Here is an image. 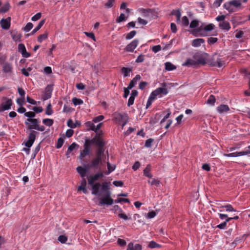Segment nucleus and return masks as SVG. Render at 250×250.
I'll list each match as a JSON object with an SVG mask.
<instances>
[{"mask_svg": "<svg viewBox=\"0 0 250 250\" xmlns=\"http://www.w3.org/2000/svg\"><path fill=\"white\" fill-rule=\"evenodd\" d=\"M2 68L4 73L10 74L12 73V66L11 64L5 62L3 64Z\"/></svg>", "mask_w": 250, "mask_h": 250, "instance_id": "obj_20", "label": "nucleus"}, {"mask_svg": "<svg viewBox=\"0 0 250 250\" xmlns=\"http://www.w3.org/2000/svg\"><path fill=\"white\" fill-rule=\"evenodd\" d=\"M79 146L75 143H72L68 148L69 152H71L76 147H78Z\"/></svg>", "mask_w": 250, "mask_h": 250, "instance_id": "obj_56", "label": "nucleus"}, {"mask_svg": "<svg viewBox=\"0 0 250 250\" xmlns=\"http://www.w3.org/2000/svg\"><path fill=\"white\" fill-rule=\"evenodd\" d=\"M42 122L45 125L50 126L53 124V120L50 119H45L43 120Z\"/></svg>", "mask_w": 250, "mask_h": 250, "instance_id": "obj_37", "label": "nucleus"}, {"mask_svg": "<svg viewBox=\"0 0 250 250\" xmlns=\"http://www.w3.org/2000/svg\"><path fill=\"white\" fill-rule=\"evenodd\" d=\"M24 115L29 118H33L35 116V113L34 112L29 111L24 113Z\"/></svg>", "mask_w": 250, "mask_h": 250, "instance_id": "obj_60", "label": "nucleus"}, {"mask_svg": "<svg viewBox=\"0 0 250 250\" xmlns=\"http://www.w3.org/2000/svg\"><path fill=\"white\" fill-rule=\"evenodd\" d=\"M218 41L217 38L210 37L208 38V42L210 44H212Z\"/></svg>", "mask_w": 250, "mask_h": 250, "instance_id": "obj_54", "label": "nucleus"}, {"mask_svg": "<svg viewBox=\"0 0 250 250\" xmlns=\"http://www.w3.org/2000/svg\"><path fill=\"white\" fill-rule=\"evenodd\" d=\"M249 149L246 151H243L241 152H236L229 154H224V155L226 157H238L241 156L245 155H248L250 154V146L248 147Z\"/></svg>", "mask_w": 250, "mask_h": 250, "instance_id": "obj_12", "label": "nucleus"}, {"mask_svg": "<svg viewBox=\"0 0 250 250\" xmlns=\"http://www.w3.org/2000/svg\"><path fill=\"white\" fill-rule=\"evenodd\" d=\"M92 142L95 143V145L98 146V148H103V146L105 145V143L103 139L100 137L94 138L92 140Z\"/></svg>", "mask_w": 250, "mask_h": 250, "instance_id": "obj_19", "label": "nucleus"}, {"mask_svg": "<svg viewBox=\"0 0 250 250\" xmlns=\"http://www.w3.org/2000/svg\"><path fill=\"white\" fill-rule=\"evenodd\" d=\"M113 116L114 117V119L118 123L121 124L122 122L126 120V119H128V116L125 113L121 114L119 112H115Z\"/></svg>", "mask_w": 250, "mask_h": 250, "instance_id": "obj_10", "label": "nucleus"}, {"mask_svg": "<svg viewBox=\"0 0 250 250\" xmlns=\"http://www.w3.org/2000/svg\"><path fill=\"white\" fill-rule=\"evenodd\" d=\"M157 214V212L155 211H151L149 212L146 215V217L147 219H151L154 218Z\"/></svg>", "mask_w": 250, "mask_h": 250, "instance_id": "obj_46", "label": "nucleus"}, {"mask_svg": "<svg viewBox=\"0 0 250 250\" xmlns=\"http://www.w3.org/2000/svg\"><path fill=\"white\" fill-rule=\"evenodd\" d=\"M107 168L108 171L106 173V174H108L113 171H114L116 168V166L115 165H111L110 164L107 162Z\"/></svg>", "mask_w": 250, "mask_h": 250, "instance_id": "obj_36", "label": "nucleus"}, {"mask_svg": "<svg viewBox=\"0 0 250 250\" xmlns=\"http://www.w3.org/2000/svg\"><path fill=\"white\" fill-rule=\"evenodd\" d=\"M41 16H42L41 13H38L36 14L35 15H34L33 17H32V20L33 21H37L41 18Z\"/></svg>", "mask_w": 250, "mask_h": 250, "instance_id": "obj_63", "label": "nucleus"}, {"mask_svg": "<svg viewBox=\"0 0 250 250\" xmlns=\"http://www.w3.org/2000/svg\"><path fill=\"white\" fill-rule=\"evenodd\" d=\"M44 23H45V20H41L40 21L39 23L38 24V26L32 31L31 34L32 35H33L36 32H37L39 30H40L41 29V28L44 24Z\"/></svg>", "mask_w": 250, "mask_h": 250, "instance_id": "obj_32", "label": "nucleus"}, {"mask_svg": "<svg viewBox=\"0 0 250 250\" xmlns=\"http://www.w3.org/2000/svg\"><path fill=\"white\" fill-rule=\"evenodd\" d=\"M104 119V116L103 115H100L96 118H94L93 119V122L94 123H97L100 121H102Z\"/></svg>", "mask_w": 250, "mask_h": 250, "instance_id": "obj_59", "label": "nucleus"}, {"mask_svg": "<svg viewBox=\"0 0 250 250\" xmlns=\"http://www.w3.org/2000/svg\"><path fill=\"white\" fill-rule=\"evenodd\" d=\"M125 15L123 13L121 14L120 16L116 19L117 22H121L125 21Z\"/></svg>", "mask_w": 250, "mask_h": 250, "instance_id": "obj_55", "label": "nucleus"}, {"mask_svg": "<svg viewBox=\"0 0 250 250\" xmlns=\"http://www.w3.org/2000/svg\"><path fill=\"white\" fill-rule=\"evenodd\" d=\"M163 84L164 87H159L151 93L146 105V108L151 105L153 101L155 99L157 96L161 94L166 95L168 93L167 89L165 87L166 84L164 83Z\"/></svg>", "mask_w": 250, "mask_h": 250, "instance_id": "obj_2", "label": "nucleus"}, {"mask_svg": "<svg viewBox=\"0 0 250 250\" xmlns=\"http://www.w3.org/2000/svg\"><path fill=\"white\" fill-rule=\"evenodd\" d=\"M10 33L12 37V38L14 41H21V34L19 33L17 31H11L10 32Z\"/></svg>", "mask_w": 250, "mask_h": 250, "instance_id": "obj_18", "label": "nucleus"}, {"mask_svg": "<svg viewBox=\"0 0 250 250\" xmlns=\"http://www.w3.org/2000/svg\"><path fill=\"white\" fill-rule=\"evenodd\" d=\"M165 69L167 71H171L175 69L176 68V66L173 64L172 63L170 62H167L165 64Z\"/></svg>", "mask_w": 250, "mask_h": 250, "instance_id": "obj_29", "label": "nucleus"}, {"mask_svg": "<svg viewBox=\"0 0 250 250\" xmlns=\"http://www.w3.org/2000/svg\"><path fill=\"white\" fill-rule=\"evenodd\" d=\"M148 183H150L151 185H155L157 187H158L160 184V181L155 179L152 180V181L151 182H150V181H148Z\"/></svg>", "mask_w": 250, "mask_h": 250, "instance_id": "obj_58", "label": "nucleus"}, {"mask_svg": "<svg viewBox=\"0 0 250 250\" xmlns=\"http://www.w3.org/2000/svg\"><path fill=\"white\" fill-rule=\"evenodd\" d=\"M232 6H233L230 3V1L224 4V7L229 13H232L234 11Z\"/></svg>", "mask_w": 250, "mask_h": 250, "instance_id": "obj_33", "label": "nucleus"}, {"mask_svg": "<svg viewBox=\"0 0 250 250\" xmlns=\"http://www.w3.org/2000/svg\"><path fill=\"white\" fill-rule=\"evenodd\" d=\"M217 110L219 113L222 114L229 111V108L228 105L226 104H221L217 107Z\"/></svg>", "mask_w": 250, "mask_h": 250, "instance_id": "obj_22", "label": "nucleus"}, {"mask_svg": "<svg viewBox=\"0 0 250 250\" xmlns=\"http://www.w3.org/2000/svg\"><path fill=\"white\" fill-rule=\"evenodd\" d=\"M184 66L192 65L196 66L198 65L196 62V59H194V57L192 59H188L183 64Z\"/></svg>", "mask_w": 250, "mask_h": 250, "instance_id": "obj_26", "label": "nucleus"}, {"mask_svg": "<svg viewBox=\"0 0 250 250\" xmlns=\"http://www.w3.org/2000/svg\"><path fill=\"white\" fill-rule=\"evenodd\" d=\"M171 14L175 15L176 18L181 16V12L179 10H174L172 11Z\"/></svg>", "mask_w": 250, "mask_h": 250, "instance_id": "obj_57", "label": "nucleus"}, {"mask_svg": "<svg viewBox=\"0 0 250 250\" xmlns=\"http://www.w3.org/2000/svg\"><path fill=\"white\" fill-rule=\"evenodd\" d=\"M18 51L20 52L22 56L24 58H28L30 56V54L26 51L24 45L22 43H20L18 45Z\"/></svg>", "mask_w": 250, "mask_h": 250, "instance_id": "obj_15", "label": "nucleus"}, {"mask_svg": "<svg viewBox=\"0 0 250 250\" xmlns=\"http://www.w3.org/2000/svg\"><path fill=\"white\" fill-rule=\"evenodd\" d=\"M85 126L88 128V129H90L92 131L95 130V125L91 122H87L85 123Z\"/></svg>", "mask_w": 250, "mask_h": 250, "instance_id": "obj_40", "label": "nucleus"}, {"mask_svg": "<svg viewBox=\"0 0 250 250\" xmlns=\"http://www.w3.org/2000/svg\"><path fill=\"white\" fill-rule=\"evenodd\" d=\"M239 218V217L238 216H235L234 217H231L230 218H227L226 220V221L218 225L217 227L218 228L220 229H223L225 228L227 225V223L229 222L230 220L232 219H238Z\"/></svg>", "mask_w": 250, "mask_h": 250, "instance_id": "obj_21", "label": "nucleus"}, {"mask_svg": "<svg viewBox=\"0 0 250 250\" xmlns=\"http://www.w3.org/2000/svg\"><path fill=\"white\" fill-rule=\"evenodd\" d=\"M148 247L151 249L160 248L161 246L155 242L152 241L148 244Z\"/></svg>", "mask_w": 250, "mask_h": 250, "instance_id": "obj_44", "label": "nucleus"}, {"mask_svg": "<svg viewBox=\"0 0 250 250\" xmlns=\"http://www.w3.org/2000/svg\"><path fill=\"white\" fill-rule=\"evenodd\" d=\"M126 250H142V246L139 244L134 245L132 243L128 244Z\"/></svg>", "mask_w": 250, "mask_h": 250, "instance_id": "obj_24", "label": "nucleus"}, {"mask_svg": "<svg viewBox=\"0 0 250 250\" xmlns=\"http://www.w3.org/2000/svg\"><path fill=\"white\" fill-rule=\"evenodd\" d=\"M132 71L131 68L126 67H123L121 69V72L124 74V77H127L128 76V74Z\"/></svg>", "mask_w": 250, "mask_h": 250, "instance_id": "obj_35", "label": "nucleus"}, {"mask_svg": "<svg viewBox=\"0 0 250 250\" xmlns=\"http://www.w3.org/2000/svg\"><path fill=\"white\" fill-rule=\"evenodd\" d=\"M10 7V4L8 2L6 3L0 9V13H4L7 12Z\"/></svg>", "mask_w": 250, "mask_h": 250, "instance_id": "obj_34", "label": "nucleus"}, {"mask_svg": "<svg viewBox=\"0 0 250 250\" xmlns=\"http://www.w3.org/2000/svg\"><path fill=\"white\" fill-rule=\"evenodd\" d=\"M181 22L182 23L183 25L185 26H188L189 24L187 16H184L182 19Z\"/></svg>", "mask_w": 250, "mask_h": 250, "instance_id": "obj_47", "label": "nucleus"}, {"mask_svg": "<svg viewBox=\"0 0 250 250\" xmlns=\"http://www.w3.org/2000/svg\"><path fill=\"white\" fill-rule=\"evenodd\" d=\"M150 170H151L150 166L149 165H148L146 166V167L144 170V175L147 177L151 178L152 177V175L150 173Z\"/></svg>", "mask_w": 250, "mask_h": 250, "instance_id": "obj_30", "label": "nucleus"}, {"mask_svg": "<svg viewBox=\"0 0 250 250\" xmlns=\"http://www.w3.org/2000/svg\"><path fill=\"white\" fill-rule=\"evenodd\" d=\"M88 143L89 140H86L85 144L84 145V149L81 152L80 155L79 156V158L81 160L83 159V158L85 157L87 155L89 154V149L88 147Z\"/></svg>", "mask_w": 250, "mask_h": 250, "instance_id": "obj_13", "label": "nucleus"}, {"mask_svg": "<svg viewBox=\"0 0 250 250\" xmlns=\"http://www.w3.org/2000/svg\"><path fill=\"white\" fill-rule=\"evenodd\" d=\"M199 24L198 21L196 20H193L190 23L189 27L193 28L198 26Z\"/></svg>", "mask_w": 250, "mask_h": 250, "instance_id": "obj_53", "label": "nucleus"}, {"mask_svg": "<svg viewBox=\"0 0 250 250\" xmlns=\"http://www.w3.org/2000/svg\"><path fill=\"white\" fill-rule=\"evenodd\" d=\"M230 3L236 8H240L241 6V0H232L230 1Z\"/></svg>", "mask_w": 250, "mask_h": 250, "instance_id": "obj_31", "label": "nucleus"}, {"mask_svg": "<svg viewBox=\"0 0 250 250\" xmlns=\"http://www.w3.org/2000/svg\"><path fill=\"white\" fill-rule=\"evenodd\" d=\"M58 240L61 243L64 244L67 241V237L65 235H62L58 237Z\"/></svg>", "mask_w": 250, "mask_h": 250, "instance_id": "obj_45", "label": "nucleus"}, {"mask_svg": "<svg viewBox=\"0 0 250 250\" xmlns=\"http://www.w3.org/2000/svg\"><path fill=\"white\" fill-rule=\"evenodd\" d=\"M103 176V174L102 172L98 173L96 174H95L91 177H90L88 180V184L90 185L91 186H92L93 185H94V182L96 180H97L99 178L102 177Z\"/></svg>", "mask_w": 250, "mask_h": 250, "instance_id": "obj_17", "label": "nucleus"}, {"mask_svg": "<svg viewBox=\"0 0 250 250\" xmlns=\"http://www.w3.org/2000/svg\"><path fill=\"white\" fill-rule=\"evenodd\" d=\"M220 208H226L227 211H235V210L233 208L231 205H227L225 206H221Z\"/></svg>", "mask_w": 250, "mask_h": 250, "instance_id": "obj_39", "label": "nucleus"}, {"mask_svg": "<svg viewBox=\"0 0 250 250\" xmlns=\"http://www.w3.org/2000/svg\"><path fill=\"white\" fill-rule=\"evenodd\" d=\"M25 124L27 125L28 130L36 129L40 131H43L45 129L44 126H40L39 122L36 119L28 118L25 121Z\"/></svg>", "mask_w": 250, "mask_h": 250, "instance_id": "obj_4", "label": "nucleus"}, {"mask_svg": "<svg viewBox=\"0 0 250 250\" xmlns=\"http://www.w3.org/2000/svg\"><path fill=\"white\" fill-rule=\"evenodd\" d=\"M208 65L211 66H216L219 68L225 66V62L218 55H214L208 61Z\"/></svg>", "mask_w": 250, "mask_h": 250, "instance_id": "obj_5", "label": "nucleus"}, {"mask_svg": "<svg viewBox=\"0 0 250 250\" xmlns=\"http://www.w3.org/2000/svg\"><path fill=\"white\" fill-rule=\"evenodd\" d=\"M133 218L134 220H137L138 223H140V224L142 223L143 224H145V223L144 222V221H142L140 219L141 216L139 214H138V213L134 214L133 215Z\"/></svg>", "mask_w": 250, "mask_h": 250, "instance_id": "obj_43", "label": "nucleus"}, {"mask_svg": "<svg viewBox=\"0 0 250 250\" xmlns=\"http://www.w3.org/2000/svg\"><path fill=\"white\" fill-rule=\"evenodd\" d=\"M45 113L48 115H50L53 113V111L51 109V105L50 104H48L46 109Z\"/></svg>", "mask_w": 250, "mask_h": 250, "instance_id": "obj_52", "label": "nucleus"}, {"mask_svg": "<svg viewBox=\"0 0 250 250\" xmlns=\"http://www.w3.org/2000/svg\"><path fill=\"white\" fill-rule=\"evenodd\" d=\"M104 148H98L96 152V157L93 160L91 165L93 167H97L99 164L104 162L106 156L104 153Z\"/></svg>", "mask_w": 250, "mask_h": 250, "instance_id": "obj_3", "label": "nucleus"}, {"mask_svg": "<svg viewBox=\"0 0 250 250\" xmlns=\"http://www.w3.org/2000/svg\"><path fill=\"white\" fill-rule=\"evenodd\" d=\"M136 34V31H132L130 33L127 34L126 36V39L129 40L133 38L135 35Z\"/></svg>", "mask_w": 250, "mask_h": 250, "instance_id": "obj_48", "label": "nucleus"}, {"mask_svg": "<svg viewBox=\"0 0 250 250\" xmlns=\"http://www.w3.org/2000/svg\"><path fill=\"white\" fill-rule=\"evenodd\" d=\"M208 54L206 53L199 54L197 53L194 55V59H196V62L197 65H204L208 63Z\"/></svg>", "mask_w": 250, "mask_h": 250, "instance_id": "obj_6", "label": "nucleus"}, {"mask_svg": "<svg viewBox=\"0 0 250 250\" xmlns=\"http://www.w3.org/2000/svg\"><path fill=\"white\" fill-rule=\"evenodd\" d=\"M52 91V87L51 86L48 85L45 89L44 94L42 95V99L46 100L50 98L51 96V93Z\"/></svg>", "mask_w": 250, "mask_h": 250, "instance_id": "obj_16", "label": "nucleus"}, {"mask_svg": "<svg viewBox=\"0 0 250 250\" xmlns=\"http://www.w3.org/2000/svg\"><path fill=\"white\" fill-rule=\"evenodd\" d=\"M67 125L71 128H75L77 126V125L71 119L67 121Z\"/></svg>", "mask_w": 250, "mask_h": 250, "instance_id": "obj_61", "label": "nucleus"}, {"mask_svg": "<svg viewBox=\"0 0 250 250\" xmlns=\"http://www.w3.org/2000/svg\"><path fill=\"white\" fill-rule=\"evenodd\" d=\"M33 27V24L31 22H28L25 26L23 28V30L26 32H29Z\"/></svg>", "mask_w": 250, "mask_h": 250, "instance_id": "obj_42", "label": "nucleus"}, {"mask_svg": "<svg viewBox=\"0 0 250 250\" xmlns=\"http://www.w3.org/2000/svg\"><path fill=\"white\" fill-rule=\"evenodd\" d=\"M214 28V25L212 23H210L204 27L201 26L198 29V31L200 33V34L202 36H206L207 35V32L213 30Z\"/></svg>", "mask_w": 250, "mask_h": 250, "instance_id": "obj_8", "label": "nucleus"}, {"mask_svg": "<svg viewBox=\"0 0 250 250\" xmlns=\"http://www.w3.org/2000/svg\"><path fill=\"white\" fill-rule=\"evenodd\" d=\"M219 27L222 30L229 31L230 28V24L228 21H224L219 24Z\"/></svg>", "mask_w": 250, "mask_h": 250, "instance_id": "obj_23", "label": "nucleus"}, {"mask_svg": "<svg viewBox=\"0 0 250 250\" xmlns=\"http://www.w3.org/2000/svg\"><path fill=\"white\" fill-rule=\"evenodd\" d=\"M48 33L45 32L43 34L40 35L38 38V41L41 42L43 40L47 38Z\"/></svg>", "mask_w": 250, "mask_h": 250, "instance_id": "obj_38", "label": "nucleus"}, {"mask_svg": "<svg viewBox=\"0 0 250 250\" xmlns=\"http://www.w3.org/2000/svg\"><path fill=\"white\" fill-rule=\"evenodd\" d=\"M0 25L3 29H9L11 25V18L9 17L6 19H2L0 21Z\"/></svg>", "mask_w": 250, "mask_h": 250, "instance_id": "obj_11", "label": "nucleus"}, {"mask_svg": "<svg viewBox=\"0 0 250 250\" xmlns=\"http://www.w3.org/2000/svg\"><path fill=\"white\" fill-rule=\"evenodd\" d=\"M139 41L137 40H134L128 44L125 47V50L128 52H133L138 45Z\"/></svg>", "mask_w": 250, "mask_h": 250, "instance_id": "obj_14", "label": "nucleus"}, {"mask_svg": "<svg viewBox=\"0 0 250 250\" xmlns=\"http://www.w3.org/2000/svg\"><path fill=\"white\" fill-rule=\"evenodd\" d=\"M115 2V0H108L107 2L104 4L106 8H109L113 6V3Z\"/></svg>", "mask_w": 250, "mask_h": 250, "instance_id": "obj_49", "label": "nucleus"}, {"mask_svg": "<svg viewBox=\"0 0 250 250\" xmlns=\"http://www.w3.org/2000/svg\"><path fill=\"white\" fill-rule=\"evenodd\" d=\"M77 172L80 174L82 177H84L86 175L87 170L81 166L77 167Z\"/></svg>", "mask_w": 250, "mask_h": 250, "instance_id": "obj_28", "label": "nucleus"}, {"mask_svg": "<svg viewBox=\"0 0 250 250\" xmlns=\"http://www.w3.org/2000/svg\"><path fill=\"white\" fill-rule=\"evenodd\" d=\"M154 140L152 139H149L146 141L145 146L147 147H150L151 146V144L153 142Z\"/></svg>", "mask_w": 250, "mask_h": 250, "instance_id": "obj_62", "label": "nucleus"}, {"mask_svg": "<svg viewBox=\"0 0 250 250\" xmlns=\"http://www.w3.org/2000/svg\"><path fill=\"white\" fill-rule=\"evenodd\" d=\"M37 134L38 132L36 131H30L28 136V140L25 143L26 146L27 147H30L32 146L36 139V135Z\"/></svg>", "mask_w": 250, "mask_h": 250, "instance_id": "obj_7", "label": "nucleus"}, {"mask_svg": "<svg viewBox=\"0 0 250 250\" xmlns=\"http://www.w3.org/2000/svg\"><path fill=\"white\" fill-rule=\"evenodd\" d=\"M92 194L99 197L100 205H111L113 203V200L110 197L111 192L107 182L102 184L96 183L91 186Z\"/></svg>", "mask_w": 250, "mask_h": 250, "instance_id": "obj_1", "label": "nucleus"}, {"mask_svg": "<svg viewBox=\"0 0 250 250\" xmlns=\"http://www.w3.org/2000/svg\"><path fill=\"white\" fill-rule=\"evenodd\" d=\"M84 33L87 37L92 39L94 42H96V40L94 33L87 32H85Z\"/></svg>", "mask_w": 250, "mask_h": 250, "instance_id": "obj_50", "label": "nucleus"}, {"mask_svg": "<svg viewBox=\"0 0 250 250\" xmlns=\"http://www.w3.org/2000/svg\"><path fill=\"white\" fill-rule=\"evenodd\" d=\"M72 102L75 105L81 104L83 103L82 100L77 99L76 98H74L72 99Z\"/></svg>", "mask_w": 250, "mask_h": 250, "instance_id": "obj_51", "label": "nucleus"}, {"mask_svg": "<svg viewBox=\"0 0 250 250\" xmlns=\"http://www.w3.org/2000/svg\"><path fill=\"white\" fill-rule=\"evenodd\" d=\"M216 99L214 97V96L212 95H211L208 100H207V103L208 104H211V105H214Z\"/></svg>", "mask_w": 250, "mask_h": 250, "instance_id": "obj_41", "label": "nucleus"}, {"mask_svg": "<svg viewBox=\"0 0 250 250\" xmlns=\"http://www.w3.org/2000/svg\"><path fill=\"white\" fill-rule=\"evenodd\" d=\"M63 140L62 138H60L58 140V142H57V146H56L57 148H59L61 147L63 145Z\"/></svg>", "mask_w": 250, "mask_h": 250, "instance_id": "obj_64", "label": "nucleus"}, {"mask_svg": "<svg viewBox=\"0 0 250 250\" xmlns=\"http://www.w3.org/2000/svg\"><path fill=\"white\" fill-rule=\"evenodd\" d=\"M140 79H141V76L139 75H137L135 77V78H134L133 79V80H132L130 81V82L128 86V88L131 89L132 87H133V86L136 84L137 82L139 81Z\"/></svg>", "mask_w": 250, "mask_h": 250, "instance_id": "obj_25", "label": "nucleus"}, {"mask_svg": "<svg viewBox=\"0 0 250 250\" xmlns=\"http://www.w3.org/2000/svg\"><path fill=\"white\" fill-rule=\"evenodd\" d=\"M5 102H3L0 105V112L10 109L12 105V101L11 99L5 98Z\"/></svg>", "mask_w": 250, "mask_h": 250, "instance_id": "obj_9", "label": "nucleus"}, {"mask_svg": "<svg viewBox=\"0 0 250 250\" xmlns=\"http://www.w3.org/2000/svg\"><path fill=\"white\" fill-rule=\"evenodd\" d=\"M204 42V40L203 39H197L194 40L192 42V45L194 47H198L201 45V44Z\"/></svg>", "mask_w": 250, "mask_h": 250, "instance_id": "obj_27", "label": "nucleus"}]
</instances>
